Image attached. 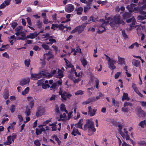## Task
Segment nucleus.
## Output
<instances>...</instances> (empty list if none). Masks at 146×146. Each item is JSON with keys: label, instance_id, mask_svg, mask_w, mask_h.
<instances>
[{"label": "nucleus", "instance_id": "61", "mask_svg": "<svg viewBox=\"0 0 146 146\" xmlns=\"http://www.w3.org/2000/svg\"><path fill=\"white\" fill-rule=\"evenodd\" d=\"M30 61L29 60H25V66L27 67H29L30 64Z\"/></svg>", "mask_w": 146, "mask_h": 146}, {"label": "nucleus", "instance_id": "47", "mask_svg": "<svg viewBox=\"0 0 146 146\" xmlns=\"http://www.w3.org/2000/svg\"><path fill=\"white\" fill-rule=\"evenodd\" d=\"M44 81L43 80H38L37 82V84L38 86H42L44 83Z\"/></svg>", "mask_w": 146, "mask_h": 146}, {"label": "nucleus", "instance_id": "57", "mask_svg": "<svg viewBox=\"0 0 146 146\" xmlns=\"http://www.w3.org/2000/svg\"><path fill=\"white\" fill-rule=\"evenodd\" d=\"M128 109L127 108L123 107L121 108V111L124 112H127L128 111Z\"/></svg>", "mask_w": 146, "mask_h": 146}, {"label": "nucleus", "instance_id": "41", "mask_svg": "<svg viewBox=\"0 0 146 146\" xmlns=\"http://www.w3.org/2000/svg\"><path fill=\"white\" fill-rule=\"evenodd\" d=\"M90 3H87V6L84 7V11L85 12H86L90 9Z\"/></svg>", "mask_w": 146, "mask_h": 146}, {"label": "nucleus", "instance_id": "43", "mask_svg": "<svg viewBox=\"0 0 146 146\" xmlns=\"http://www.w3.org/2000/svg\"><path fill=\"white\" fill-rule=\"evenodd\" d=\"M15 110V106L14 105H12L10 108V110L11 113H13Z\"/></svg>", "mask_w": 146, "mask_h": 146}, {"label": "nucleus", "instance_id": "34", "mask_svg": "<svg viewBox=\"0 0 146 146\" xmlns=\"http://www.w3.org/2000/svg\"><path fill=\"white\" fill-rule=\"evenodd\" d=\"M65 106L64 104H61L60 106V110L62 112H63L64 111V112L66 113H68V111L65 108Z\"/></svg>", "mask_w": 146, "mask_h": 146}, {"label": "nucleus", "instance_id": "49", "mask_svg": "<svg viewBox=\"0 0 146 146\" xmlns=\"http://www.w3.org/2000/svg\"><path fill=\"white\" fill-rule=\"evenodd\" d=\"M135 92L139 96L141 97H143V95L139 91V90H138L137 88H136L134 90Z\"/></svg>", "mask_w": 146, "mask_h": 146}, {"label": "nucleus", "instance_id": "17", "mask_svg": "<svg viewBox=\"0 0 146 146\" xmlns=\"http://www.w3.org/2000/svg\"><path fill=\"white\" fill-rule=\"evenodd\" d=\"M74 9L73 5L71 4L68 5L65 7L66 11L68 13H70L73 11L74 10Z\"/></svg>", "mask_w": 146, "mask_h": 146}, {"label": "nucleus", "instance_id": "14", "mask_svg": "<svg viewBox=\"0 0 146 146\" xmlns=\"http://www.w3.org/2000/svg\"><path fill=\"white\" fill-rule=\"evenodd\" d=\"M88 114L91 116L94 115L95 114V112L96 111V109H94L92 110V108L91 106H89L88 107Z\"/></svg>", "mask_w": 146, "mask_h": 146}, {"label": "nucleus", "instance_id": "1", "mask_svg": "<svg viewBox=\"0 0 146 146\" xmlns=\"http://www.w3.org/2000/svg\"><path fill=\"white\" fill-rule=\"evenodd\" d=\"M106 19L107 23H109L111 27H113L115 24L123 25L124 23V21L121 19V16L119 15H115L114 17V19L110 17H108L106 19Z\"/></svg>", "mask_w": 146, "mask_h": 146}, {"label": "nucleus", "instance_id": "20", "mask_svg": "<svg viewBox=\"0 0 146 146\" xmlns=\"http://www.w3.org/2000/svg\"><path fill=\"white\" fill-rule=\"evenodd\" d=\"M136 5L134 4H131L130 5H128L126 7V8L130 12H132L135 9Z\"/></svg>", "mask_w": 146, "mask_h": 146}, {"label": "nucleus", "instance_id": "27", "mask_svg": "<svg viewBox=\"0 0 146 146\" xmlns=\"http://www.w3.org/2000/svg\"><path fill=\"white\" fill-rule=\"evenodd\" d=\"M132 63L133 65L137 67L139 66L140 62L135 59H133L132 60Z\"/></svg>", "mask_w": 146, "mask_h": 146}, {"label": "nucleus", "instance_id": "42", "mask_svg": "<svg viewBox=\"0 0 146 146\" xmlns=\"http://www.w3.org/2000/svg\"><path fill=\"white\" fill-rule=\"evenodd\" d=\"M84 91L82 90H79L75 93V94L76 95H82L84 94Z\"/></svg>", "mask_w": 146, "mask_h": 146}, {"label": "nucleus", "instance_id": "10", "mask_svg": "<svg viewBox=\"0 0 146 146\" xmlns=\"http://www.w3.org/2000/svg\"><path fill=\"white\" fill-rule=\"evenodd\" d=\"M44 71L37 74H31L32 79L33 80H36L39 79L41 77H43Z\"/></svg>", "mask_w": 146, "mask_h": 146}, {"label": "nucleus", "instance_id": "2", "mask_svg": "<svg viewBox=\"0 0 146 146\" xmlns=\"http://www.w3.org/2000/svg\"><path fill=\"white\" fill-rule=\"evenodd\" d=\"M94 122L88 119L86 120V122L84 125V129L85 130L88 129L89 132H95L96 129L95 128Z\"/></svg>", "mask_w": 146, "mask_h": 146}, {"label": "nucleus", "instance_id": "40", "mask_svg": "<svg viewBox=\"0 0 146 146\" xmlns=\"http://www.w3.org/2000/svg\"><path fill=\"white\" fill-rule=\"evenodd\" d=\"M5 92L3 94V96L5 99H7L9 97V93L8 91L5 90Z\"/></svg>", "mask_w": 146, "mask_h": 146}, {"label": "nucleus", "instance_id": "15", "mask_svg": "<svg viewBox=\"0 0 146 146\" xmlns=\"http://www.w3.org/2000/svg\"><path fill=\"white\" fill-rule=\"evenodd\" d=\"M117 62L118 64L119 65L125 64V59L118 55Z\"/></svg>", "mask_w": 146, "mask_h": 146}, {"label": "nucleus", "instance_id": "6", "mask_svg": "<svg viewBox=\"0 0 146 146\" xmlns=\"http://www.w3.org/2000/svg\"><path fill=\"white\" fill-rule=\"evenodd\" d=\"M59 93L61 96L62 100L63 101H66L67 99H70V97L72 96V95L68 93L65 91L63 92L61 88H60Z\"/></svg>", "mask_w": 146, "mask_h": 146}, {"label": "nucleus", "instance_id": "51", "mask_svg": "<svg viewBox=\"0 0 146 146\" xmlns=\"http://www.w3.org/2000/svg\"><path fill=\"white\" fill-rule=\"evenodd\" d=\"M52 137H53V139H55L56 141L59 144L60 143V141L59 140V139L58 138L56 135H54V136H52Z\"/></svg>", "mask_w": 146, "mask_h": 146}, {"label": "nucleus", "instance_id": "63", "mask_svg": "<svg viewBox=\"0 0 146 146\" xmlns=\"http://www.w3.org/2000/svg\"><path fill=\"white\" fill-rule=\"evenodd\" d=\"M23 27L22 26H19L17 27L15 29V31L17 32L20 31L22 30Z\"/></svg>", "mask_w": 146, "mask_h": 146}, {"label": "nucleus", "instance_id": "12", "mask_svg": "<svg viewBox=\"0 0 146 146\" xmlns=\"http://www.w3.org/2000/svg\"><path fill=\"white\" fill-rule=\"evenodd\" d=\"M27 100L28 102L29 105L27 106V107L31 109L34 106L35 102L34 99L31 97H27Z\"/></svg>", "mask_w": 146, "mask_h": 146}, {"label": "nucleus", "instance_id": "28", "mask_svg": "<svg viewBox=\"0 0 146 146\" xmlns=\"http://www.w3.org/2000/svg\"><path fill=\"white\" fill-rule=\"evenodd\" d=\"M83 121V120L81 119L77 123L75 124L74 125L79 128L82 129V123Z\"/></svg>", "mask_w": 146, "mask_h": 146}, {"label": "nucleus", "instance_id": "31", "mask_svg": "<svg viewBox=\"0 0 146 146\" xmlns=\"http://www.w3.org/2000/svg\"><path fill=\"white\" fill-rule=\"evenodd\" d=\"M93 99H92V98H89L86 101L83 102L82 104L83 105L87 104L90 103L91 102H93Z\"/></svg>", "mask_w": 146, "mask_h": 146}, {"label": "nucleus", "instance_id": "45", "mask_svg": "<svg viewBox=\"0 0 146 146\" xmlns=\"http://www.w3.org/2000/svg\"><path fill=\"white\" fill-rule=\"evenodd\" d=\"M36 25L38 28H41L42 25V22L40 20H38L37 22Z\"/></svg>", "mask_w": 146, "mask_h": 146}, {"label": "nucleus", "instance_id": "38", "mask_svg": "<svg viewBox=\"0 0 146 146\" xmlns=\"http://www.w3.org/2000/svg\"><path fill=\"white\" fill-rule=\"evenodd\" d=\"M8 44L6 45H2L1 47L0 48V51H2L5 50L8 47Z\"/></svg>", "mask_w": 146, "mask_h": 146}, {"label": "nucleus", "instance_id": "62", "mask_svg": "<svg viewBox=\"0 0 146 146\" xmlns=\"http://www.w3.org/2000/svg\"><path fill=\"white\" fill-rule=\"evenodd\" d=\"M49 41L50 42L47 43V44H49L50 43L52 44L53 43H55L56 42V40L54 39H50L49 40Z\"/></svg>", "mask_w": 146, "mask_h": 146}, {"label": "nucleus", "instance_id": "39", "mask_svg": "<svg viewBox=\"0 0 146 146\" xmlns=\"http://www.w3.org/2000/svg\"><path fill=\"white\" fill-rule=\"evenodd\" d=\"M81 61L82 65L84 67H85L87 64V62L86 60L84 58L81 59Z\"/></svg>", "mask_w": 146, "mask_h": 146}, {"label": "nucleus", "instance_id": "8", "mask_svg": "<svg viewBox=\"0 0 146 146\" xmlns=\"http://www.w3.org/2000/svg\"><path fill=\"white\" fill-rule=\"evenodd\" d=\"M137 115L139 117H146V113L144 112L141 108L136 109Z\"/></svg>", "mask_w": 146, "mask_h": 146}, {"label": "nucleus", "instance_id": "3", "mask_svg": "<svg viewBox=\"0 0 146 146\" xmlns=\"http://www.w3.org/2000/svg\"><path fill=\"white\" fill-rule=\"evenodd\" d=\"M106 60L108 61V67L110 69L113 70L116 68V66H115L114 64L116 63L117 60L114 59L112 58H110L107 55H105Z\"/></svg>", "mask_w": 146, "mask_h": 146}, {"label": "nucleus", "instance_id": "53", "mask_svg": "<svg viewBox=\"0 0 146 146\" xmlns=\"http://www.w3.org/2000/svg\"><path fill=\"white\" fill-rule=\"evenodd\" d=\"M138 144L140 145H146V142L144 141H139Z\"/></svg>", "mask_w": 146, "mask_h": 146}, {"label": "nucleus", "instance_id": "30", "mask_svg": "<svg viewBox=\"0 0 146 146\" xmlns=\"http://www.w3.org/2000/svg\"><path fill=\"white\" fill-rule=\"evenodd\" d=\"M131 15L130 13L127 12H125L123 15V19H125L131 17Z\"/></svg>", "mask_w": 146, "mask_h": 146}, {"label": "nucleus", "instance_id": "48", "mask_svg": "<svg viewBox=\"0 0 146 146\" xmlns=\"http://www.w3.org/2000/svg\"><path fill=\"white\" fill-rule=\"evenodd\" d=\"M58 25L57 24H52V25L51 29L53 30H55L56 28H58Z\"/></svg>", "mask_w": 146, "mask_h": 146}, {"label": "nucleus", "instance_id": "56", "mask_svg": "<svg viewBox=\"0 0 146 146\" xmlns=\"http://www.w3.org/2000/svg\"><path fill=\"white\" fill-rule=\"evenodd\" d=\"M34 143L36 146H40V143L39 140L38 139H36Z\"/></svg>", "mask_w": 146, "mask_h": 146}, {"label": "nucleus", "instance_id": "25", "mask_svg": "<svg viewBox=\"0 0 146 146\" xmlns=\"http://www.w3.org/2000/svg\"><path fill=\"white\" fill-rule=\"evenodd\" d=\"M42 87L43 88L45 89H46L47 88H49L50 86L48 84V81L46 80L44 81Z\"/></svg>", "mask_w": 146, "mask_h": 146}, {"label": "nucleus", "instance_id": "29", "mask_svg": "<svg viewBox=\"0 0 146 146\" xmlns=\"http://www.w3.org/2000/svg\"><path fill=\"white\" fill-rule=\"evenodd\" d=\"M104 96V94H102L101 93H99V95L98 96H97L96 98L94 97H93L92 98V99H93V102L97 100H98L101 97H102Z\"/></svg>", "mask_w": 146, "mask_h": 146}, {"label": "nucleus", "instance_id": "44", "mask_svg": "<svg viewBox=\"0 0 146 146\" xmlns=\"http://www.w3.org/2000/svg\"><path fill=\"white\" fill-rule=\"evenodd\" d=\"M29 88L28 87L26 88L24 91L22 92V94L23 95H24L26 94H27L29 91Z\"/></svg>", "mask_w": 146, "mask_h": 146}, {"label": "nucleus", "instance_id": "64", "mask_svg": "<svg viewBox=\"0 0 146 146\" xmlns=\"http://www.w3.org/2000/svg\"><path fill=\"white\" fill-rule=\"evenodd\" d=\"M72 80L74 83L75 84H76L78 83L80 81V80L79 78L75 79L74 78Z\"/></svg>", "mask_w": 146, "mask_h": 146}, {"label": "nucleus", "instance_id": "23", "mask_svg": "<svg viewBox=\"0 0 146 146\" xmlns=\"http://www.w3.org/2000/svg\"><path fill=\"white\" fill-rule=\"evenodd\" d=\"M71 134L74 136H76L77 135H80V133L79 132L78 130L76 128H74L73 131L71 133Z\"/></svg>", "mask_w": 146, "mask_h": 146}, {"label": "nucleus", "instance_id": "50", "mask_svg": "<svg viewBox=\"0 0 146 146\" xmlns=\"http://www.w3.org/2000/svg\"><path fill=\"white\" fill-rule=\"evenodd\" d=\"M75 51L76 52H78L80 53H82L81 49L79 48L78 45H77L76 46Z\"/></svg>", "mask_w": 146, "mask_h": 146}, {"label": "nucleus", "instance_id": "33", "mask_svg": "<svg viewBox=\"0 0 146 146\" xmlns=\"http://www.w3.org/2000/svg\"><path fill=\"white\" fill-rule=\"evenodd\" d=\"M66 113L64 112L62 113V114H61L60 115V118L58 119L59 121L60 120H64V118H65L66 117Z\"/></svg>", "mask_w": 146, "mask_h": 146}, {"label": "nucleus", "instance_id": "55", "mask_svg": "<svg viewBox=\"0 0 146 146\" xmlns=\"http://www.w3.org/2000/svg\"><path fill=\"white\" fill-rule=\"evenodd\" d=\"M132 106V104L130 102H125L123 104V107H126L127 106Z\"/></svg>", "mask_w": 146, "mask_h": 146}, {"label": "nucleus", "instance_id": "36", "mask_svg": "<svg viewBox=\"0 0 146 146\" xmlns=\"http://www.w3.org/2000/svg\"><path fill=\"white\" fill-rule=\"evenodd\" d=\"M124 100H129V98L128 97V94L127 93H124L122 98V100L124 101Z\"/></svg>", "mask_w": 146, "mask_h": 146}, {"label": "nucleus", "instance_id": "11", "mask_svg": "<svg viewBox=\"0 0 146 146\" xmlns=\"http://www.w3.org/2000/svg\"><path fill=\"white\" fill-rule=\"evenodd\" d=\"M15 34L17 36L21 35V37H19V39L24 40L26 39V37L25 33L22 30L20 31L17 32L15 33Z\"/></svg>", "mask_w": 146, "mask_h": 146}, {"label": "nucleus", "instance_id": "4", "mask_svg": "<svg viewBox=\"0 0 146 146\" xmlns=\"http://www.w3.org/2000/svg\"><path fill=\"white\" fill-rule=\"evenodd\" d=\"M119 132L121 136L123 138H125L126 140H128L130 139V137L127 135L128 131L125 128L122 129L120 125H119Z\"/></svg>", "mask_w": 146, "mask_h": 146}, {"label": "nucleus", "instance_id": "58", "mask_svg": "<svg viewBox=\"0 0 146 146\" xmlns=\"http://www.w3.org/2000/svg\"><path fill=\"white\" fill-rule=\"evenodd\" d=\"M75 74L76 77H78L80 78L82 76V72H80L78 73V74H77L76 71H75Z\"/></svg>", "mask_w": 146, "mask_h": 146}, {"label": "nucleus", "instance_id": "5", "mask_svg": "<svg viewBox=\"0 0 146 146\" xmlns=\"http://www.w3.org/2000/svg\"><path fill=\"white\" fill-rule=\"evenodd\" d=\"M99 25H98V33H101L106 30L105 27V25L109 23H107V21L106 22L104 20H100L99 22Z\"/></svg>", "mask_w": 146, "mask_h": 146}, {"label": "nucleus", "instance_id": "35", "mask_svg": "<svg viewBox=\"0 0 146 146\" xmlns=\"http://www.w3.org/2000/svg\"><path fill=\"white\" fill-rule=\"evenodd\" d=\"M77 11V13L78 15H80L82 14L83 10V9L82 7H79L77 9H76Z\"/></svg>", "mask_w": 146, "mask_h": 146}, {"label": "nucleus", "instance_id": "32", "mask_svg": "<svg viewBox=\"0 0 146 146\" xmlns=\"http://www.w3.org/2000/svg\"><path fill=\"white\" fill-rule=\"evenodd\" d=\"M58 75H56V77L59 78V79L63 77L64 75L63 74V72L62 71H60L59 70L58 71Z\"/></svg>", "mask_w": 146, "mask_h": 146}, {"label": "nucleus", "instance_id": "16", "mask_svg": "<svg viewBox=\"0 0 146 146\" xmlns=\"http://www.w3.org/2000/svg\"><path fill=\"white\" fill-rule=\"evenodd\" d=\"M30 79L29 78H26L21 80L20 82V84L22 86L28 84L29 82Z\"/></svg>", "mask_w": 146, "mask_h": 146}, {"label": "nucleus", "instance_id": "21", "mask_svg": "<svg viewBox=\"0 0 146 146\" xmlns=\"http://www.w3.org/2000/svg\"><path fill=\"white\" fill-rule=\"evenodd\" d=\"M44 112V109L40 108L38 109V111L36 112V115L37 117L40 116L43 114Z\"/></svg>", "mask_w": 146, "mask_h": 146}, {"label": "nucleus", "instance_id": "7", "mask_svg": "<svg viewBox=\"0 0 146 146\" xmlns=\"http://www.w3.org/2000/svg\"><path fill=\"white\" fill-rule=\"evenodd\" d=\"M61 124L59 123L57 125L56 122H54L52 124H49V126H51L52 131H55L57 129L59 131L60 130Z\"/></svg>", "mask_w": 146, "mask_h": 146}, {"label": "nucleus", "instance_id": "37", "mask_svg": "<svg viewBox=\"0 0 146 146\" xmlns=\"http://www.w3.org/2000/svg\"><path fill=\"white\" fill-rule=\"evenodd\" d=\"M25 113L26 114L27 116H29L31 113L30 108L27 107L26 110L25 112Z\"/></svg>", "mask_w": 146, "mask_h": 146}, {"label": "nucleus", "instance_id": "9", "mask_svg": "<svg viewBox=\"0 0 146 146\" xmlns=\"http://www.w3.org/2000/svg\"><path fill=\"white\" fill-rule=\"evenodd\" d=\"M44 73L43 74L44 77H51L55 75L56 73V71L55 70H52L50 73H48L47 70H44Z\"/></svg>", "mask_w": 146, "mask_h": 146}, {"label": "nucleus", "instance_id": "52", "mask_svg": "<svg viewBox=\"0 0 146 146\" xmlns=\"http://www.w3.org/2000/svg\"><path fill=\"white\" fill-rule=\"evenodd\" d=\"M138 19L139 20H143L146 19V15H139L137 17Z\"/></svg>", "mask_w": 146, "mask_h": 146}, {"label": "nucleus", "instance_id": "54", "mask_svg": "<svg viewBox=\"0 0 146 146\" xmlns=\"http://www.w3.org/2000/svg\"><path fill=\"white\" fill-rule=\"evenodd\" d=\"M122 33L123 36L124 38L126 39L128 38V36L125 33V30L122 31Z\"/></svg>", "mask_w": 146, "mask_h": 146}, {"label": "nucleus", "instance_id": "24", "mask_svg": "<svg viewBox=\"0 0 146 146\" xmlns=\"http://www.w3.org/2000/svg\"><path fill=\"white\" fill-rule=\"evenodd\" d=\"M138 125L141 128H144L146 127V122L145 120L141 121L138 124Z\"/></svg>", "mask_w": 146, "mask_h": 146}, {"label": "nucleus", "instance_id": "19", "mask_svg": "<svg viewBox=\"0 0 146 146\" xmlns=\"http://www.w3.org/2000/svg\"><path fill=\"white\" fill-rule=\"evenodd\" d=\"M38 35L37 34V32H35L34 33H31L30 34L27 35L26 37V39L27 38L33 39L36 37Z\"/></svg>", "mask_w": 146, "mask_h": 146}, {"label": "nucleus", "instance_id": "18", "mask_svg": "<svg viewBox=\"0 0 146 146\" xmlns=\"http://www.w3.org/2000/svg\"><path fill=\"white\" fill-rule=\"evenodd\" d=\"M84 29L81 26L78 27L72 30L71 33H73L78 32V33H80L84 30Z\"/></svg>", "mask_w": 146, "mask_h": 146}, {"label": "nucleus", "instance_id": "26", "mask_svg": "<svg viewBox=\"0 0 146 146\" xmlns=\"http://www.w3.org/2000/svg\"><path fill=\"white\" fill-rule=\"evenodd\" d=\"M17 135L15 134H13L11 135H10V144L14 143V140L16 138Z\"/></svg>", "mask_w": 146, "mask_h": 146}, {"label": "nucleus", "instance_id": "59", "mask_svg": "<svg viewBox=\"0 0 146 146\" xmlns=\"http://www.w3.org/2000/svg\"><path fill=\"white\" fill-rule=\"evenodd\" d=\"M17 23L13 22L11 24V27H12L13 29L15 28L17 26Z\"/></svg>", "mask_w": 146, "mask_h": 146}, {"label": "nucleus", "instance_id": "13", "mask_svg": "<svg viewBox=\"0 0 146 146\" xmlns=\"http://www.w3.org/2000/svg\"><path fill=\"white\" fill-rule=\"evenodd\" d=\"M127 22L128 23L131 22V24L130 25L129 30H131L133 27H136V25L135 24V21L134 18L133 17L127 20Z\"/></svg>", "mask_w": 146, "mask_h": 146}, {"label": "nucleus", "instance_id": "46", "mask_svg": "<svg viewBox=\"0 0 146 146\" xmlns=\"http://www.w3.org/2000/svg\"><path fill=\"white\" fill-rule=\"evenodd\" d=\"M57 85L56 83H54L50 87V89L54 90L57 88Z\"/></svg>", "mask_w": 146, "mask_h": 146}, {"label": "nucleus", "instance_id": "60", "mask_svg": "<svg viewBox=\"0 0 146 146\" xmlns=\"http://www.w3.org/2000/svg\"><path fill=\"white\" fill-rule=\"evenodd\" d=\"M42 47L45 49L48 50L49 49V47L46 44H43L42 45Z\"/></svg>", "mask_w": 146, "mask_h": 146}, {"label": "nucleus", "instance_id": "22", "mask_svg": "<svg viewBox=\"0 0 146 146\" xmlns=\"http://www.w3.org/2000/svg\"><path fill=\"white\" fill-rule=\"evenodd\" d=\"M9 4V0H6L0 5V9L4 8Z\"/></svg>", "mask_w": 146, "mask_h": 146}]
</instances>
